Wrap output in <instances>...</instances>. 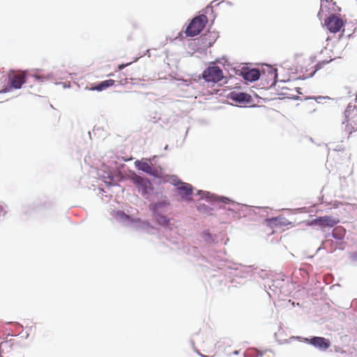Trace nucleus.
I'll return each mask as SVG.
<instances>
[{
  "instance_id": "nucleus-9",
  "label": "nucleus",
  "mask_w": 357,
  "mask_h": 357,
  "mask_svg": "<svg viewBox=\"0 0 357 357\" xmlns=\"http://www.w3.org/2000/svg\"><path fill=\"white\" fill-rule=\"evenodd\" d=\"M348 116L346 125V130L349 134L357 130V109L353 110Z\"/></svg>"
},
{
  "instance_id": "nucleus-22",
  "label": "nucleus",
  "mask_w": 357,
  "mask_h": 357,
  "mask_svg": "<svg viewBox=\"0 0 357 357\" xmlns=\"http://www.w3.org/2000/svg\"><path fill=\"white\" fill-rule=\"evenodd\" d=\"M0 357H3V356L0 355Z\"/></svg>"
},
{
  "instance_id": "nucleus-12",
  "label": "nucleus",
  "mask_w": 357,
  "mask_h": 357,
  "mask_svg": "<svg viewBox=\"0 0 357 357\" xmlns=\"http://www.w3.org/2000/svg\"><path fill=\"white\" fill-rule=\"evenodd\" d=\"M115 81L113 79H107L102 81V82L96 84L95 86H91V90H97V91H102L106 89L107 88L112 86L114 84Z\"/></svg>"
},
{
  "instance_id": "nucleus-8",
  "label": "nucleus",
  "mask_w": 357,
  "mask_h": 357,
  "mask_svg": "<svg viewBox=\"0 0 357 357\" xmlns=\"http://www.w3.org/2000/svg\"><path fill=\"white\" fill-rule=\"evenodd\" d=\"M227 97L236 103L239 104L248 103L251 100V96L248 93L235 91L229 93Z\"/></svg>"
},
{
  "instance_id": "nucleus-13",
  "label": "nucleus",
  "mask_w": 357,
  "mask_h": 357,
  "mask_svg": "<svg viewBox=\"0 0 357 357\" xmlns=\"http://www.w3.org/2000/svg\"><path fill=\"white\" fill-rule=\"evenodd\" d=\"M135 164L139 169L151 175H155L152 167L146 162L136 161Z\"/></svg>"
},
{
  "instance_id": "nucleus-18",
  "label": "nucleus",
  "mask_w": 357,
  "mask_h": 357,
  "mask_svg": "<svg viewBox=\"0 0 357 357\" xmlns=\"http://www.w3.org/2000/svg\"><path fill=\"white\" fill-rule=\"evenodd\" d=\"M331 61H333V59H331V58L330 59H328V60L319 61L317 63V64L316 65L317 69L321 68L324 65L328 63Z\"/></svg>"
},
{
  "instance_id": "nucleus-1",
  "label": "nucleus",
  "mask_w": 357,
  "mask_h": 357,
  "mask_svg": "<svg viewBox=\"0 0 357 357\" xmlns=\"http://www.w3.org/2000/svg\"><path fill=\"white\" fill-rule=\"evenodd\" d=\"M207 23V17L204 15L195 17L187 26L185 33L186 36L193 37L198 35Z\"/></svg>"
},
{
  "instance_id": "nucleus-16",
  "label": "nucleus",
  "mask_w": 357,
  "mask_h": 357,
  "mask_svg": "<svg viewBox=\"0 0 357 357\" xmlns=\"http://www.w3.org/2000/svg\"><path fill=\"white\" fill-rule=\"evenodd\" d=\"M154 218L157 222L162 226H167L169 223V220L165 215L159 213H153Z\"/></svg>"
},
{
  "instance_id": "nucleus-10",
  "label": "nucleus",
  "mask_w": 357,
  "mask_h": 357,
  "mask_svg": "<svg viewBox=\"0 0 357 357\" xmlns=\"http://www.w3.org/2000/svg\"><path fill=\"white\" fill-rule=\"evenodd\" d=\"M177 190L178 194L185 199H188L192 194V185L186 183H181L178 186Z\"/></svg>"
},
{
  "instance_id": "nucleus-11",
  "label": "nucleus",
  "mask_w": 357,
  "mask_h": 357,
  "mask_svg": "<svg viewBox=\"0 0 357 357\" xmlns=\"http://www.w3.org/2000/svg\"><path fill=\"white\" fill-rule=\"evenodd\" d=\"M259 77L260 71L255 68L245 71L243 73L244 79L250 82L256 81L259 78Z\"/></svg>"
},
{
  "instance_id": "nucleus-4",
  "label": "nucleus",
  "mask_w": 357,
  "mask_h": 357,
  "mask_svg": "<svg viewBox=\"0 0 357 357\" xmlns=\"http://www.w3.org/2000/svg\"><path fill=\"white\" fill-rule=\"evenodd\" d=\"M346 23L340 17L332 14L324 20V24L327 29L331 33H337L340 31Z\"/></svg>"
},
{
  "instance_id": "nucleus-19",
  "label": "nucleus",
  "mask_w": 357,
  "mask_h": 357,
  "mask_svg": "<svg viewBox=\"0 0 357 357\" xmlns=\"http://www.w3.org/2000/svg\"><path fill=\"white\" fill-rule=\"evenodd\" d=\"M268 73L271 74V75L272 76L273 79L275 80L277 77V73H276V69L275 68H273L271 67H268Z\"/></svg>"
},
{
  "instance_id": "nucleus-20",
  "label": "nucleus",
  "mask_w": 357,
  "mask_h": 357,
  "mask_svg": "<svg viewBox=\"0 0 357 357\" xmlns=\"http://www.w3.org/2000/svg\"><path fill=\"white\" fill-rule=\"evenodd\" d=\"M6 205L0 202V216H3L6 213Z\"/></svg>"
},
{
  "instance_id": "nucleus-17",
  "label": "nucleus",
  "mask_w": 357,
  "mask_h": 357,
  "mask_svg": "<svg viewBox=\"0 0 357 357\" xmlns=\"http://www.w3.org/2000/svg\"><path fill=\"white\" fill-rule=\"evenodd\" d=\"M344 229L342 227H336L333 231V236L337 239H342L343 237Z\"/></svg>"
},
{
  "instance_id": "nucleus-3",
  "label": "nucleus",
  "mask_w": 357,
  "mask_h": 357,
  "mask_svg": "<svg viewBox=\"0 0 357 357\" xmlns=\"http://www.w3.org/2000/svg\"><path fill=\"white\" fill-rule=\"evenodd\" d=\"M25 74L20 71H10L8 74L9 86L3 90V92L10 91L11 89H20L24 83H25Z\"/></svg>"
},
{
  "instance_id": "nucleus-6",
  "label": "nucleus",
  "mask_w": 357,
  "mask_h": 357,
  "mask_svg": "<svg viewBox=\"0 0 357 357\" xmlns=\"http://www.w3.org/2000/svg\"><path fill=\"white\" fill-rule=\"evenodd\" d=\"M305 341L314 347L324 351L328 349L331 346V342L329 340L322 337H314L310 339L305 338Z\"/></svg>"
},
{
  "instance_id": "nucleus-15",
  "label": "nucleus",
  "mask_w": 357,
  "mask_h": 357,
  "mask_svg": "<svg viewBox=\"0 0 357 357\" xmlns=\"http://www.w3.org/2000/svg\"><path fill=\"white\" fill-rule=\"evenodd\" d=\"M169 205V202L166 200L159 202L155 204H152L149 206L150 210L153 212V213H158V211L162 209V208H165V206Z\"/></svg>"
},
{
  "instance_id": "nucleus-21",
  "label": "nucleus",
  "mask_w": 357,
  "mask_h": 357,
  "mask_svg": "<svg viewBox=\"0 0 357 357\" xmlns=\"http://www.w3.org/2000/svg\"><path fill=\"white\" fill-rule=\"evenodd\" d=\"M128 64H129V63L126 64V65H123V64H122V65H119V70H122L125 66H128Z\"/></svg>"
},
{
  "instance_id": "nucleus-7",
  "label": "nucleus",
  "mask_w": 357,
  "mask_h": 357,
  "mask_svg": "<svg viewBox=\"0 0 357 357\" xmlns=\"http://www.w3.org/2000/svg\"><path fill=\"white\" fill-rule=\"evenodd\" d=\"M339 222V220L328 215L317 218L312 221L313 224L321 227H333Z\"/></svg>"
},
{
  "instance_id": "nucleus-2",
  "label": "nucleus",
  "mask_w": 357,
  "mask_h": 357,
  "mask_svg": "<svg viewBox=\"0 0 357 357\" xmlns=\"http://www.w3.org/2000/svg\"><path fill=\"white\" fill-rule=\"evenodd\" d=\"M224 77L222 69L218 66H208L202 73V78L207 82L218 83Z\"/></svg>"
},
{
  "instance_id": "nucleus-5",
  "label": "nucleus",
  "mask_w": 357,
  "mask_h": 357,
  "mask_svg": "<svg viewBox=\"0 0 357 357\" xmlns=\"http://www.w3.org/2000/svg\"><path fill=\"white\" fill-rule=\"evenodd\" d=\"M131 180L135 187L137 188L139 192H141L142 195L148 194L153 190L152 183L147 178H144L140 176L135 174L131 177Z\"/></svg>"
},
{
  "instance_id": "nucleus-14",
  "label": "nucleus",
  "mask_w": 357,
  "mask_h": 357,
  "mask_svg": "<svg viewBox=\"0 0 357 357\" xmlns=\"http://www.w3.org/2000/svg\"><path fill=\"white\" fill-rule=\"evenodd\" d=\"M268 222L271 225L278 227L287 226L291 224L290 222H289L287 219L284 218H271L268 220Z\"/></svg>"
}]
</instances>
